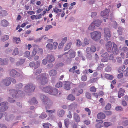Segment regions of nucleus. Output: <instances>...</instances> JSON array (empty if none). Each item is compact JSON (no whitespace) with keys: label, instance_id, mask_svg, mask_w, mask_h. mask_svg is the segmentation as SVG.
I'll list each match as a JSON object with an SVG mask.
<instances>
[{"label":"nucleus","instance_id":"1","mask_svg":"<svg viewBox=\"0 0 128 128\" xmlns=\"http://www.w3.org/2000/svg\"><path fill=\"white\" fill-rule=\"evenodd\" d=\"M40 98L42 103L46 105L45 108L47 109H49L50 106L53 104L52 101L45 96L41 94L40 96Z\"/></svg>","mask_w":128,"mask_h":128},{"label":"nucleus","instance_id":"2","mask_svg":"<svg viewBox=\"0 0 128 128\" xmlns=\"http://www.w3.org/2000/svg\"><path fill=\"white\" fill-rule=\"evenodd\" d=\"M113 48H112V42L110 41L108 42L105 44L106 47L108 51L110 52H113V54H116L118 52V50L117 48V45L113 43Z\"/></svg>","mask_w":128,"mask_h":128},{"label":"nucleus","instance_id":"3","mask_svg":"<svg viewBox=\"0 0 128 128\" xmlns=\"http://www.w3.org/2000/svg\"><path fill=\"white\" fill-rule=\"evenodd\" d=\"M36 80L40 82V84L44 85L48 82L46 75L45 74H42L38 76L36 78Z\"/></svg>","mask_w":128,"mask_h":128},{"label":"nucleus","instance_id":"4","mask_svg":"<svg viewBox=\"0 0 128 128\" xmlns=\"http://www.w3.org/2000/svg\"><path fill=\"white\" fill-rule=\"evenodd\" d=\"M9 74L12 77L16 76L20 77L21 78H22L24 77V75L22 72L20 73L18 72L15 70H9Z\"/></svg>","mask_w":128,"mask_h":128},{"label":"nucleus","instance_id":"5","mask_svg":"<svg viewBox=\"0 0 128 128\" xmlns=\"http://www.w3.org/2000/svg\"><path fill=\"white\" fill-rule=\"evenodd\" d=\"M90 36L95 41L99 40L101 38V34L98 31H94L90 33Z\"/></svg>","mask_w":128,"mask_h":128},{"label":"nucleus","instance_id":"6","mask_svg":"<svg viewBox=\"0 0 128 128\" xmlns=\"http://www.w3.org/2000/svg\"><path fill=\"white\" fill-rule=\"evenodd\" d=\"M12 96L14 98H16L21 96L22 95V91L15 90H10Z\"/></svg>","mask_w":128,"mask_h":128},{"label":"nucleus","instance_id":"7","mask_svg":"<svg viewBox=\"0 0 128 128\" xmlns=\"http://www.w3.org/2000/svg\"><path fill=\"white\" fill-rule=\"evenodd\" d=\"M35 88V86L34 85L32 84H28L24 88V91L27 92H32L34 91Z\"/></svg>","mask_w":128,"mask_h":128},{"label":"nucleus","instance_id":"8","mask_svg":"<svg viewBox=\"0 0 128 128\" xmlns=\"http://www.w3.org/2000/svg\"><path fill=\"white\" fill-rule=\"evenodd\" d=\"M8 103L6 102H4L0 103V106H2L0 108V112H4L8 108V107L6 106Z\"/></svg>","mask_w":128,"mask_h":128},{"label":"nucleus","instance_id":"9","mask_svg":"<svg viewBox=\"0 0 128 128\" xmlns=\"http://www.w3.org/2000/svg\"><path fill=\"white\" fill-rule=\"evenodd\" d=\"M110 12V10L109 9H106L105 10L102 12L101 13V15L103 18L108 19V18Z\"/></svg>","mask_w":128,"mask_h":128},{"label":"nucleus","instance_id":"10","mask_svg":"<svg viewBox=\"0 0 128 128\" xmlns=\"http://www.w3.org/2000/svg\"><path fill=\"white\" fill-rule=\"evenodd\" d=\"M11 78L10 77H8L3 80L2 81V84L6 86H8L10 85L11 84L10 80Z\"/></svg>","mask_w":128,"mask_h":128},{"label":"nucleus","instance_id":"11","mask_svg":"<svg viewBox=\"0 0 128 128\" xmlns=\"http://www.w3.org/2000/svg\"><path fill=\"white\" fill-rule=\"evenodd\" d=\"M83 90L82 89L78 90L77 89L74 88L72 90V93L74 94H76L77 96H78L80 94L82 93Z\"/></svg>","mask_w":128,"mask_h":128},{"label":"nucleus","instance_id":"12","mask_svg":"<svg viewBox=\"0 0 128 128\" xmlns=\"http://www.w3.org/2000/svg\"><path fill=\"white\" fill-rule=\"evenodd\" d=\"M104 30V36L105 37L108 39L110 37V30L108 28H105Z\"/></svg>","mask_w":128,"mask_h":128},{"label":"nucleus","instance_id":"13","mask_svg":"<svg viewBox=\"0 0 128 128\" xmlns=\"http://www.w3.org/2000/svg\"><path fill=\"white\" fill-rule=\"evenodd\" d=\"M8 63V58L2 59L0 58V65L4 66L7 65Z\"/></svg>","mask_w":128,"mask_h":128},{"label":"nucleus","instance_id":"14","mask_svg":"<svg viewBox=\"0 0 128 128\" xmlns=\"http://www.w3.org/2000/svg\"><path fill=\"white\" fill-rule=\"evenodd\" d=\"M103 58L101 59V61L102 62H107L108 60V53L106 52L102 55Z\"/></svg>","mask_w":128,"mask_h":128},{"label":"nucleus","instance_id":"15","mask_svg":"<svg viewBox=\"0 0 128 128\" xmlns=\"http://www.w3.org/2000/svg\"><path fill=\"white\" fill-rule=\"evenodd\" d=\"M76 52L73 50H70L68 52L64 53V54H69L70 58H73L75 56Z\"/></svg>","mask_w":128,"mask_h":128},{"label":"nucleus","instance_id":"16","mask_svg":"<svg viewBox=\"0 0 128 128\" xmlns=\"http://www.w3.org/2000/svg\"><path fill=\"white\" fill-rule=\"evenodd\" d=\"M77 106L76 102H73L71 103L68 106V109L70 110H73L76 108Z\"/></svg>","mask_w":128,"mask_h":128},{"label":"nucleus","instance_id":"17","mask_svg":"<svg viewBox=\"0 0 128 128\" xmlns=\"http://www.w3.org/2000/svg\"><path fill=\"white\" fill-rule=\"evenodd\" d=\"M46 57L47 62H52L55 60L54 56L52 55H48Z\"/></svg>","mask_w":128,"mask_h":128},{"label":"nucleus","instance_id":"18","mask_svg":"<svg viewBox=\"0 0 128 128\" xmlns=\"http://www.w3.org/2000/svg\"><path fill=\"white\" fill-rule=\"evenodd\" d=\"M52 88V87L50 86H47L44 87L42 89V90L45 92L48 93L49 94H52V93L50 92Z\"/></svg>","mask_w":128,"mask_h":128},{"label":"nucleus","instance_id":"19","mask_svg":"<svg viewBox=\"0 0 128 128\" xmlns=\"http://www.w3.org/2000/svg\"><path fill=\"white\" fill-rule=\"evenodd\" d=\"M9 24L8 22L5 19H4L1 21V25L3 27H7L8 26Z\"/></svg>","mask_w":128,"mask_h":128},{"label":"nucleus","instance_id":"20","mask_svg":"<svg viewBox=\"0 0 128 128\" xmlns=\"http://www.w3.org/2000/svg\"><path fill=\"white\" fill-rule=\"evenodd\" d=\"M25 61L24 59L20 58L19 60L16 62V64L17 66L21 65Z\"/></svg>","mask_w":128,"mask_h":128},{"label":"nucleus","instance_id":"21","mask_svg":"<svg viewBox=\"0 0 128 128\" xmlns=\"http://www.w3.org/2000/svg\"><path fill=\"white\" fill-rule=\"evenodd\" d=\"M125 92V90L122 88H120L118 92V97L120 98L122 96H123Z\"/></svg>","mask_w":128,"mask_h":128},{"label":"nucleus","instance_id":"22","mask_svg":"<svg viewBox=\"0 0 128 128\" xmlns=\"http://www.w3.org/2000/svg\"><path fill=\"white\" fill-rule=\"evenodd\" d=\"M122 124L124 126H126L128 125V120H126V118H123L122 119Z\"/></svg>","mask_w":128,"mask_h":128},{"label":"nucleus","instance_id":"23","mask_svg":"<svg viewBox=\"0 0 128 128\" xmlns=\"http://www.w3.org/2000/svg\"><path fill=\"white\" fill-rule=\"evenodd\" d=\"M64 111L63 110H59L57 112L58 115L60 117H62L64 114Z\"/></svg>","mask_w":128,"mask_h":128},{"label":"nucleus","instance_id":"24","mask_svg":"<svg viewBox=\"0 0 128 128\" xmlns=\"http://www.w3.org/2000/svg\"><path fill=\"white\" fill-rule=\"evenodd\" d=\"M97 117L98 119H103L105 118V115L102 112H100L98 114Z\"/></svg>","mask_w":128,"mask_h":128},{"label":"nucleus","instance_id":"25","mask_svg":"<svg viewBox=\"0 0 128 128\" xmlns=\"http://www.w3.org/2000/svg\"><path fill=\"white\" fill-rule=\"evenodd\" d=\"M74 120L76 122H78L80 121V117L78 115L76 112L74 113Z\"/></svg>","mask_w":128,"mask_h":128},{"label":"nucleus","instance_id":"26","mask_svg":"<svg viewBox=\"0 0 128 128\" xmlns=\"http://www.w3.org/2000/svg\"><path fill=\"white\" fill-rule=\"evenodd\" d=\"M56 71L54 70H52L50 71L49 74L51 76H54L56 74Z\"/></svg>","mask_w":128,"mask_h":128},{"label":"nucleus","instance_id":"27","mask_svg":"<svg viewBox=\"0 0 128 128\" xmlns=\"http://www.w3.org/2000/svg\"><path fill=\"white\" fill-rule=\"evenodd\" d=\"M8 13L6 11L3 10L0 11V16H4L8 15Z\"/></svg>","mask_w":128,"mask_h":128},{"label":"nucleus","instance_id":"28","mask_svg":"<svg viewBox=\"0 0 128 128\" xmlns=\"http://www.w3.org/2000/svg\"><path fill=\"white\" fill-rule=\"evenodd\" d=\"M50 92H52V94H50L55 95L58 93V90L57 89L54 88L52 87L51 90Z\"/></svg>","mask_w":128,"mask_h":128},{"label":"nucleus","instance_id":"29","mask_svg":"<svg viewBox=\"0 0 128 128\" xmlns=\"http://www.w3.org/2000/svg\"><path fill=\"white\" fill-rule=\"evenodd\" d=\"M19 53L18 49L17 48H15L14 50L12 53V54L13 56H16Z\"/></svg>","mask_w":128,"mask_h":128},{"label":"nucleus","instance_id":"30","mask_svg":"<svg viewBox=\"0 0 128 128\" xmlns=\"http://www.w3.org/2000/svg\"><path fill=\"white\" fill-rule=\"evenodd\" d=\"M29 102L30 104H36L38 103L37 101L34 98H32L31 100H29Z\"/></svg>","mask_w":128,"mask_h":128},{"label":"nucleus","instance_id":"31","mask_svg":"<svg viewBox=\"0 0 128 128\" xmlns=\"http://www.w3.org/2000/svg\"><path fill=\"white\" fill-rule=\"evenodd\" d=\"M64 88L67 90H69L70 88V83L69 82H66L64 85Z\"/></svg>","mask_w":128,"mask_h":128},{"label":"nucleus","instance_id":"32","mask_svg":"<svg viewBox=\"0 0 128 128\" xmlns=\"http://www.w3.org/2000/svg\"><path fill=\"white\" fill-rule=\"evenodd\" d=\"M92 22L96 27H98L100 26L102 22L101 21L97 20L94 21Z\"/></svg>","mask_w":128,"mask_h":128},{"label":"nucleus","instance_id":"33","mask_svg":"<svg viewBox=\"0 0 128 128\" xmlns=\"http://www.w3.org/2000/svg\"><path fill=\"white\" fill-rule=\"evenodd\" d=\"M96 28V26L94 25L92 22L90 24L88 28V29L89 30L92 31L93 30Z\"/></svg>","mask_w":128,"mask_h":128},{"label":"nucleus","instance_id":"34","mask_svg":"<svg viewBox=\"0 0 128 128\" xmlns=\"http://www.w3.org/2000/svg\"><path fill=\"white\" fill-rule=\"evenodd\" d=\"M67 99L68 100L73 101L75 100V98L73 95L70 94L68 96Z\"/></svg>","mask_w":128,"mask_h":128},{"label":"nucleus","instance_id":"35","mask_svg":"<svg viewBox=\"0 0 128 128\" xmlns=\"http://www.w3.org/2000/svg\"><path fill=\"white\" fill-rule=\"evenodd\" d=\"M37 52V46H36V47H34V48H33L32 51V54L34 56L36 55Z\"/></svg>","mask_w":128,"mask_h":128},{"label":"nucleus","instance_id":"36","mask_svg":"<svg viewBox=\"0 0 128 128\" xmlns=\"http://www.w3.org/2000/svg\"><path fill=\"white\" fill-rule=\"evenodd\" d=\"M90 48L89 47H88L86 50V52L87 54L86 55L87 57H88L90 58L91 57V56L90 55Z\"/></svg>","mask_w":128,"mask_h":128},{"label":"nucleus","instance_id":"37","mask_svg":"<svg viewBox=\"0 0 128 128\" xmlns=\"http://www.w3.org/2000/svg\"><path fill=\"white\" fill-rule=\"evenodd\" d=\"M46 48L50 50H53L52 44L50 43H48L46 45Z\"/></svg>","mask_w":128,"mask_h":128},{"label":"nucleus","instance_id":"38","mask_svg":"<svg viewBox=\"0 0 128 128\" xmlns=\"http://www.w3.org/2000/svg\"><path fill=\"white\" fill-rule=\"evenodd\" d=\"M13 41L14 43L18 44L19 43V42L20 41V39L19 38L14 37H13Z\"/></svg>","mask_w":128,"mask_h":128},{"label":"nucleus","instance_id":"39","mask_svg":"<svg viewBox=\"0 0 128 128\" xmlns=\"http://www.w3.org/2000/svg\"><path fill=\"white\" fill-rule=\"evenodd\" d=\"M76 44L77 46L80 47L82 45V43L80 40L78 39L76 40Z\"/></svg>","mask_w":128,"mask_h":128},{"label":"nucleus","instance_id":"40","mask_svg":"<svg viewBox=\"0 0 128 128\" xmlns=\"http://www.w3.org/2000/svg\"><path fill=\"white\" fill-rule=\"evenodd\" d=\"M72 44V43L71 42L68 43L65 47L64 49V50L66 51L70 48L71 47Z\"/></svg>","mask_w":128,"mask_h":128},{"label":"nucleus","instance_id":"41","mask_svg":"<svg viewBox=\"0 0 128 128\" xmlns=\"http://www.w3.org/2000/svg\"><path fill=\"white\" fill-rule=\"evenodd\" d=\"M105 76L106 78L110 80H112L113 78V77L112 75L108 74H105Z\"/></svg>","mask_w":128,"mask_h":128},{"label":"nucleus","instance_id":"42","mask_svg":"<svg viewBox=\"0 0 128 128\" xmlns=\"http://www.w3.org/2000/svg\"><path fill=\"white\" fill-rule=\"evenodd\" d=\"M14 115H11L9 117L6 118V119L8 121L12 120L14 119Z\"/></svg>","mask_w":128,"mask_h":128},{"label":"nucleus","instance_id":"43","mask_svg":"<svg viewBox=\"0 0 128 128\" xmlns=\"http://www.w3.org/2000/svg\"><path fill=\"white\" fill-rule=\"evenodd\" d=\"M22 84H16L15 85V87L16 89H20L22 88Z\"/></svg>","mask_w":128,"mask_h":128},{"label":"nucleus","instance_id":"44","mask_svg":"<svg viewBox=\"0 0 128 128\" xmlns=\"http://www.w3.org/2000/svg\"><path fill=\"white\" fill-rule=\"evenodd\" d=\"M51 125L49 123H44L43 124V126L44 128H48L49 126H51Z\"/></svg>","mask_w":128,"mask_h":128},{"label":"nucleus","instance_id":"45","mask_svg":"<svg viewBox=\"0 0 128 128\" xmlns=\"http://www.w3.org/2000/svg\"><path fill=\"white\" fill-rule=\"evenodd\" d=\"M40 60H38L36 62V64L35 63V65L34 66V69H36L38 68L40 66Z\"/></svg>","mask_w":128,"mask_h":128},{"label":"nucleus","instance_id":"46","mask_svg":"<svg viewBox=\"0 0 128 128\" xmlns=\"http://www.w3.org/2000/svg\"><path fill=\"white\" fill-rule=\"evenodd\" d=\"M52 45L53 47V50H56L58 46V42H54L53 43V44Z\"/></svg>","mask_w":128,"mask_h":128},{"label":"nucleus","instance_id":"47","mask_svg":"<svg viewBox=\"0 0 128 128\" xmlns=\"http://www.w3.org/2000/svg\"><path fill=\"white\" fill-rule=\"evenodd\" d=\"M9 38V36L8 35L4 36L2 37L1 40L2 41L4 42L8 40Z\"/></svg>","mask_w":128,"mask_h":128},{"label":"nucleus","instance_id":"48","mask_svg":"<svg viewBox=\"0 0 128 128\" xmlns=\"http://www.w3.org/2000/svg\"><path fill=\"white\" fill-rule=\"evenodd\" d=\"M125 68L126 66L124 65H123L122 66L120 67L118 69V72H122Z\"/></svg>","mask_w":128,"mask_h":128},{"label":"nucleus","instance_id":"49","mask_svg":"<svg viewBox=\"0 0 128 128\" xmlns=\"http://www.w3.org/2000/svg\"><path fill=\"white\" fill-rule=\"evenodd\" d=\"M63 84L62 82H58L56 85V87L59 88L62 86Z\"/></svg>","mask_w":128,"mask_h":128},{"label":"nucleus","instance_id":"50","mask_svg":"<svg viewBox=\"0 0 128 128\" xmlns=\"http://www.w3.org/2000/svg\"><path fill=\"white\" fill-rule=\"evenodd\" d=\"M116 110L118 112L122 111L123 110L122 108L120 106H118L116 107L115 108Z\"/></svg>","mask_w":128,"mask_h":128},{"label":"nucleus","instance_id":"51","mask_svg":"<svg viewBox=\"0 0 128 128\" xmlns=\"http://www.w3.org/2000/svg\"><path fill=\"white\" fill-rule=\"evenodd\" d=\"M123 30V28L120 27H119L118 28V30H117L118 32L120 35H121Z\"/></svg>","mask_w":128,"mask_h":128},{"label":"nucleus","instance_id":"52","mask_svg":"<svg viewBox=\"0 0 128 128\" xmlns=\"http://www.w3.org/2000/svg\"><path fill=\"white\" fill-rule=\"evenodd\" d=\"M42 71V70L41 69H38L36 70V71L34 73V74L37 75L40 73Z\"/></svg>","mask_w":128,"mask_h":128},{"label":"nucleus","instance_id":"53","mask_svg":"<svg viewBox=\"0 0 128 128\" xmlns=\"http://www.w3.org/2000/svg\"><path fill=\"white\" fill-rule=\"evenodd\" d=\"M62 10L58 8L57 7H56L54 9V12L56 13H58V12H62Z\"/></svg>","mask_w":128,"mask_h":128},{"label":"nucleus","instance_id":"54","mask_svg":"<svg viewBox=\"0 0 128 128\" xmlns=\"http://www.w3.org/2000/svg\"><path fill=\"white\" fill-rule=\"evenodd\" d=\"M111 107V104L109 103H108L106 106L105 107V109L106 110H108L110 109Z\"/></svg>","mask_w":128,"mask_h":128},{"label":"nucleus","instance_id":"55","mask_svg":"<svg viewBox=\"0 0 128 128\" xmlns=\"http://www.w3.org/2000/svg\"><path fill=\"white\" fill-rule=\"evenodd\" d=\"M90 49L91 52H94L96 51V47L94 46H92Z\"/></svg>","mask_w":128,"mask_h":128},{"label":"nucleus","instance_id":"56","mask_svg":"<svg viewBox=\"0 0 128 128\" xmlns=\"http://www.w3.org/2000/svg\"><path fill=\"white\" fill-rule=\"evenodd\" d=\"M52 28V26L50 25H48L46 26L45 30V31H47L49 30Z\"/></svg>","mask_w":128,"mask_h":128},{"label":"nucleus","instance_id":"57","mask_svg":"<svg viewBox=\"0 0 128 128\" xmlns=\"http://www.w3.org/2000/svg\"><path fill=\"white\" fill-rule=\"evenodd\" d=\"M37 50L38 53L42 54L43 52L42 49L41 48H39L38 46Z\"/></svg>","mask_w":128,"mask_h":128},{"label":"nucleus","instance_id":"58","mask_svg":"<svg viewBox=\"0 0 128 128\" xmlns=\"http://www.w3.org/2000/svg\"><path fill=\"white\" fill-rule=\"evenodd\" d=\"M64 44L61 42L58 44V49H62L63 47Z\"/></svg>","mask_w":128,"mask_h":128},{"label":"nucleus","instance_id":"59","mask_svg":"<svg viewBox=\"0 0 128 128\" xmlns=\"http://www.w3.org/2000/svg\"><path fill=\"white\" fill-rule=\"evenodd\" d=\"M31 19L32 20H34V19H38L40 18V17H38L37 16L33 15L32 16L30 17Z\"/></svg>","mask_w":128,"mask_h":128},{"label":"nucleus","instance_id":"60","mask_svg":"<svg viewBox=\"0 0 128 128\" xmlns=\"http://www.w3.org/2000/svg\"><path fill=\"white\" fill-rule=\"evenodd\" d=\"M46 115L44 113H43L41 115L39 116V117L40 118H46Z\"/></svg>","mask_w":128,"mask_h":128},{"label":"nucleus","instance_id":"61","mask_svg":"<svg viewBox=\"0 0 128 128\" xmlns=\"http://www.w3.org/2000/svg\"><path fill=\"white\" fill-rule=\"evenodd\" d=\"M67 38L66 37H65L63 38L61 42L64 44L66 42L67 40Z\"/></svg>","mask_w":128,"mask_h":128},{"label":"nucleus","instance_id":"62","mask_svg":"<svg viewBox=\"0 0 128 128\" xmlns=\"http://www.w3.org/2000/svg\"><path fill=\"white\" fill-rule=\"evenodd\" d=\"M86 97L88 99H90L91 98V94L88 92H86Z\"/></svg>","mask_w":128,"mask_h":128},{"label":"nucleus","instance_id":"63","mask_svg":"<svg viewBox=\"0 0 128 128\" xmlns=\"http://www.w3.org/2000/svg\"><path fill=\"white\" fill-rule=\"evenodd\" d=\"M82 80L83 81H85L87 80L86 76V75H84L82 77Z\"/></svg>","mask_w":128,"mask_h":128},{"label":"nucleus","instance_id":"64","mask_svg":"<svg viewBox=\"0 0 128 128\" xmlns=\"http://www.w3.org/2000/svg\"><path fill=\"white\" fill-rule=\"evenodd\" d=\"M90 91L92 92H95L96 91V88L94 86L91 87L90 89Z\"/></svg>","mask_w":128,"mask_h":128}]
</instances>
